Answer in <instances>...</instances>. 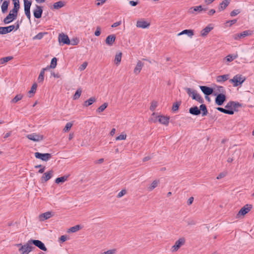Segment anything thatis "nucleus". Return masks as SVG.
I'll use <instances>...</instances> for the list:
<instances>
[{
  "mask_svg": "<svg viewBox=\"0 0 254 254\" xmlns=\"http://www.w3.org/2000/svg\"><path fill=\"white\" fill-rule=\"evenodd\" d=\"M185 90L186 91L189 96L191 97L192 99L197 101L199 103H203L204 100L203 98L198 93H197L195 90H192L188 87H186Z\"/></svg>",
  "mask_w": 254,
  "mask_h": 254,
  "instance_id": "1",
  "label": "nucleus"
},
{
  "mask_svg": "<svg viewBox=\"0 0 254 254\" xmlns=\"http://www.w3.org/2000/svg\"><path fill=\"white\" fill-rule=\"evenodd\" d=\"M253 208V205L250 204L245 205L238 212L236 216L237 219H242L245 215L250 212Z\"/></svg>",
  "mask_w": 254,
  "mask_h": 254,
  "instance_id": "2",
  "label": "nucleus"
},
{
  "mask_svg": "<svg viewBox=\"0 0 254 254\" xmlns=\"http://www.w3.org/2000/svg\"><path fill=\"white\" fill-rule=\"evenodd\" d=\"M35 247L32 246L30 240H29L23 246H21V248H19L18 251L21 254H28Z\"/></svg>",
  "mask_w": 254,
  "mask_h": 254,
  "instance_id": "3",
  "label": "nucleus"
},
{
  "mask_svg": "<svg viewBox=\"0 0 254 254\" xmlns=\"http://www.w3.org/2000/svg\"><path fill=\"white\" fill-rule=\"evenodd\" d=\"M245 80L246 78L241 75L237 74L232 79H230L229 82L233 83L234 87H237L242 84Z\"/></svg>",
  "mask_w": 254,
  "mask_h": 254,
  "instance_id": "4",
  "label": "nucleus"
},
{
  "mask_svg": "<svg viewBox=\"0 0 254 254\" xmlns=\"http://www.w3.org/2000/svg\"><path fill=\"white\" fill-rule=\"evenodd\" d=\"M24 0V11L26 16L28 18L29 20H30L31 15H30V6L31 5V1H28V0Z\"/></svg>",
  "mask_w": 254,
  "mask_h": 254,
  "instance_id": "5",
  "label": "nucleus"
},
{
  "mask_svg": "<svg viewBox=\"0 0 254 254\" xmlns=\"http://www.w3.org/2000/svg\"><path fill=\"white\" fill-rule=\"evenodd\" d=\"M35 156L36 158L47 161L51 158L52 155L50 153H41L37 152L35 153Z\"/></svg>",
  "mask_w": 254,
  "mask_h": 254,
  "instance_id": "6",
  "label": "nucleus"
},
{
  "mask_svg": "<svg viewBox=\"0 0 254 254\" xmlns=\"http://www.w3.org/2000/svg\"><path fill=\"white\" fill-rule=\"evenodd\" d=\"M30 242L31 243V245H34L35 246L37 247L40 250L43 251H46L47 250L46 247H45L44 244L40 240H30Z\"/></svg>",
  "mask_w": 254,
  "mask_h": 254,
  "instance_id": "7",
  "label": "nucleus"
},
{
  "mask_svg": "<svg viewBox=\"0 0 254 254\" xmlns=\"http://www.w3.org/2000/svg\"><path fill=\"white\" fill-rule=\"evenodd\" d=\"M185 243V239L184 238H181L177 240L175 245L172 248V251L173 252H176L178 249Z\"/></svg>",
  "mask_w": 254,
  "mask_h": 254,
  "instance_id": "8",
  "label": "nucleus"
},
{
  "mask_svg": "<svg viewBox=\"0 0 254 254\" xmlns=\"http://www.w3.org/2000/svg\"><path fill=\"white\" fill-rule=\"evenodd\" d=\"M26 137L29 139L34 141H39L43 140L44 138L43 135L36 133L28 134Z\"/></svg>",
  "mask_w": 254,
  "mask_h": 254,
  "instance_id": "9",
  "label": "nucleus"
},
{
  "mask_svg": "<svg viewBox=\"0 0 254 254\" xmlns=\"http://www.w3.org/2000/svg\"><path fill=\"white\" fill-rule=\"evenodd\" d=\"M58 40L59 43L63 44L70 45V40L67 35L64 33H61L59 35Z\"/></svg>",
  "mask_w": 254,
  "mask_h": 254,
  "instance_id": "10",
  "label": "nucleus"
},
{
  "mask_svg": "<svg viewBox=\"0 0 254 254\" xmlns=\"http://www.w3.org/2000/svg\"><path fill=\"white\" fill-rule=\"evenodd\" d=\"M226 100V95L224 94H218L215 98V103L218 106H221Z\"/></svg>",
  "mask_w": 254,
  "mask_h": 254,
  "instance_id": "11",
  "label": "nucleus"
},
{
  "mask_svg": "<svg viewBox=\"0 0 254 254\" xmlns=\"http://www.w3.org/2000/svg\"><path fill=\"white\" fill-rule=\"evenodd\" d=\"M53 171L50 170L44 173L43 176L41 177V180L42 183H45L50 180L53 176Z\"/></svg>",
  "mask_w": 254,
  "mask_h": 254,
  "instance_id": "12",
  "label": "nucleus"
},
{
  "mask_svg": "<svg viewBox=\"0 0 254 254\" xmlns=\"http://www.w3.org/2000/svg\"><path fill=\"white\" fill-rule=\"evenodd\" d=\"M14 25H10L7 27H0V34H5L11 32L14 29Z\"/></svg>",
  "mask_w": 254,
  "mask_h": 254,
  "instance_id": "13",
  "label": "nucleus"
},
{
  "mask_svg": "<svg viewBox=\"0 0 254 254\" xmlns=\"http://www.w3.org/2000/svg\"><path fill=\"white\" fill-rule=\"evenodd\" d=\"M203 10H206V8H203L201 5H199L190 8L188 10V13L190 14H194L195 12H200Z\"/></svg>",
  "mask_w": 254,
  "mask_h": 254,
  "instance_id": "14",
  "label": "nucleus"
},
{
  "mask_svg": "<svg viewBox=\"0 0 254 254\" xmlns=\"http://www.w3.org/2000/svg\"><path fill=\"white\" fill-rule=\"evenodd\" d=\"M200 89L205 95H210L213 93V88L206 86H200Z\"/></svg>",
  "mask_w": 254,
  "mask_h": 254,
  "instance_id": "15",
  "label": "nucleus"
},
{
  "mask_svg": "<svg viewBox=\"0 0 254 254\" xmlns=\"http://www.w3.org/2000/svg\"><path fill=\"white\" fill-rule=\"evenodd\" d=\"M43 9L42 7L36 5V9L34 10L33 14L36 18H40L42 16Z\"/></svg>",
  "mask_w": 254,
  "mask_h": 254,
  "instance_id": "16",
  "label": "nucleus"
},
{
  "mask_svg": "<svg viewBox=\"0 0 254 254\" xmlns=\"http://www.w3.org/2000/svg\"><path fill=\"white\" fill-rule=\"evenodd\" d=\"M150 26V23L144 20H138L136 22V26L138 28L145 29Z\"/></svg>",
  "mask_w": 254,
  "mask_h": 254,
  "instance_id": "17",
  "label": "nucleus"
},
{
  "mask_svg": "<svg viewBox=\"0 0 254 254\" xmlns=\"http://www.w3.org/2000/svg\"><path fill=\"white\" fill-rule=\"evenodd\" d=\"M115 40L116 36L115 35H110L108 36H107L106 39V43L109 46H112L115 42Z\"/></svg>",
  "mask_w": 254,
  "mask_h": 254,
  "instance_id": "18",
  "label": "nucleus"
},
{
  "mask_svg": "<svg viewBox=\"0 0 254 254\" xmlns=\"http://www.w3.org/2000/svg\"><path fill=\"white\" fill-rule=\"evenodd\" d=\"M143 65H144V64L143 63H142L140 61H138L136 64V65L134 69V70H133L134 73L136 74H138L140 72Z\"/></svg>",
  "mask_w": 254,
  "mask_h": 254,
  "instance_id": "19",
  "label": "nucleus"
},
{
  "mask_svg": "<svg viewBox=\"0 0 254 254\" xmlns=\"http://www.w3.org/2000/svg\"><path fill=\"white\" fill-rule=\"evenodd\" d=\"M16 18L17 17L13 15V14H11V13H9L6 17L4 18L3 22L5 24H8L12 22L13 20H15Z\"/></svg>",
  "mask_w": 254,
  "mask_h": 254,
  "instance_id": "20",
  "label": "nucleus"
},
{
  "mask_svg": "<svg viewBox=\"0 0 254 254\" xmlns=\"http://www.w3.org/2000/svg\"><path fill=\"white\" fill-rule=\"evenodd\" d=\"M251 33H250V31L249 30H246L245 31H243V32L237 34V35H235V39L236 40H239L242 38H244L249 35H250Z\"/></svg>",
  "mask_w": 254,
  "mask_h": 254,
  "instance_id": "21",
  "label": "nucleus"
},
{
  "mask_svg": "<svg viewBox=\"0 0 254 254\" xmlns=\"http://www.w3.org/2000/svg\"><path fill=\"white\" fill-rule=\"evenodd\" d=\"M189 113L191 115L198 116L201 113V112L197 106H194L190 108Z\"/></svg>",
  "mask_w": 254,
  "mask_h": 254,
  "instance_id": "22",
  "label": "nucleus"
},
{
  "mask_svg": "<svg viewBox=\"0 0 254 254\" xmlns=\"http://www.w3.org/2000/svg\"><path fill=\"white\" fill-rule=\"evenodd\" d=\"M52 216L51 212H47L44 213H42L39 215V218L40 221H43L45 220H47Z\"/></svg>",
  "mask_w": 254,
  "mask_h": 254,
  "instance_id": "23",
  "label": "nucleus"
},
{
  "mask_svg": "<svg viewBox=\"0 0 254 254\" xmlns=\"http://www.w3.org/2000/svg\"><path fill=\"white\" fill-rule=\"evenodd\" d=\"M183 34H186L189 37H192L194 35V32L191 29H186L179 33L178 36H181Z\"/></svg>",
  "mask_w": 254,
  "mask_h": 254,
  "instance_id": "24",
  "label": "nucleus"
},
{
  "mask_svg": "<svg viewBox=\"0 0 254 254\" xmlns=\"http://www.w3.org/2000/svg\"><path fill=\"white\" fill-rule=\"evenodd\" d=\"M229 78V74L218 75L216 77V81L218 82H222L227 81Z\"/></svg>",
  "mask_w": 254,
  "mask_h": 254,
  "instance_id": "25",
  "label": "nucleus"
},
{
  "mask_svg": "<svg viewBox=\"0 0 254 254\" xmlns=\"http://www.w3.org/2000/svg\"><path fill=\"white\" fill-rule=\"evenodd\" d=\"M212 29L213 27H210L209 25L206 26L201 31V36L202 37L206 36Z\"/></svg>",
  "mask_w": 254,
  "mask_h": 254,
  "instance_id": "26",
  "label": "nucleus"
},
{
  "mask_svg": "<svg viewBox=\"0 0 254 254\" xmlns=\"http://www.w3.org/2000/svg\"><path fill=\"white\" fill-rule=\"evenodd\" d=\"M158 121L162 124L168 125L169 124V118L165 116H159Z\"/></svg>",
  "mask_w": 254,
  "mask_h": 254,
  "instance_id": "27",
  "label": "nucleus"
},
{
  "mask_svg": "<svg viewBox=\"0 0 254 254\" xmlns=\"http://www.w3.org/2000/svg\"><path fill=\"white\" fill-rule=\"evenodd\" d=\"M229 0H223L222 2L220 4V5L219 6V10L221 11L224 10L229 5Z\"/></svg>",
  "mask_w": 254,
  "mask_h": 254,
  "instance_id": "28",
  "label": "nucleus"
},
{
  "mask_svg": "<svg viewBox=\"0 0 254 254\" xmlns=\"http://www.w3.org/2000/svg\"><path fill=\"white\" fill-rule=\"evenodd\" d=\"M238 57V55H228L223 59V61L230 63L232 62L234 60L236 59Z\"/></svg>",
  "mask_w": 254,
  "mask_h": 254,
  "instance_id": "29",
  "label": "nucleus"
},
{
  "mask_svg": "<svg viewBox=\"0 0 254 254\" xmlns=\"http://www.w3.org/2000/svg\"><path fill=\"white\" fill-rule=\"evenodd\" d=\"M216 109L222 113L231 115H233L234 113V111L232 110H227L222 107H217L216 108Z\"/></svg>",
  "mask_w": 254,
  "mask_h": 254,
  "instance_id": "30",
  "label": "nucleus"
},
{
  "mask_svg": "<svg viewBox=\"0 0 254 254\" xmlns=\"http://www.w3.org/2000/svg\"><path fill=\"white\" fill-rule=\"evenodd\" d=\"M9 4V1L7 0H4L1 6V11L3 13H5L7 11L8 6Z\"/></svg>",
  "mask_w": 254,
  "mask_h": 254,
  "instance_id": "31",
  "label": "nucleus"
},
{
  "mask_svg": "<svg viewBox=\"0 0 254 254\" xmlns=\"http://www.w3.org/2000/svg\"><path fill=\"white\" fill-rule=\"evenodd\" d=\"M48 69H49V66H47V67L44 68L41 70V71L40 73V74L39 75V77H38L39 82H43V81L44 80L45 71L46 70H48Z\"/></svg>",
  "mask_w": 254,
  "mask_h": 254,
  "instance_id": "32",
  "label": "nucleus"
},
{
  "mask_svg": "<svg viewBox=\"0 0 254 254\" xmlns=\"http://www.w3.org/2000/svg\"><path fill=\"white\" fill-rule=\"evenodd\" d=\"M199 110L200 111H202V116H206L208 114V111L206 108V106L205 105L203 104V103L200 105L199 106Z\"/></svg>",
  "mask_w": 254,
  "mask_h": 254,
  "instance_id": "33",
  "label": "nucleus"
},
{
  "mask_svg": "<svg viewBox=\"0 0 254 254\" xmlns=\"http://www.w3.org/2000/svg\"><path fill=\"white\" fill-rule=\"evenodd\" d=\"M95 101L96 98L95 97H91L89 99L84 102L83 105L84 106L88 107L92 105Z\"/></svg>",
  "mask_w": 254,
  "mask_h": 254,
  "instance_id": "34",
  "label": "nucleus"
},
{
  "mask_svg": "<svg viewBox=\"0 0 254 254\" xmlns=\"http://www.w3.org/2000/svg\"><path fill=\"white\" fill-rule=\"evenodd\" d=\"M68 178V176H64L58 178L55 180V183L56 184H60L61 183H64L67 180Z\"/></svg>",
  "mask_w": 254,
  "mask_h": 254,
  "instance_id": "35",
  "label": "nucleus"
},
{
  "mask_svg": "<svg viewBox=\"0 0 254 254\" xmlns=\"http://www.w3.org/2000/svg\"><path fill=\"white\" fill-rule=\"evenodd\" d=\"M64 5V2L63 1H59L55 2L53 4V7L54 9H58L63 7Z\"/></svg>",
  "mask_w": 254,
  "mask_h": 254,
  "instance_id": "36",
  "label": "nucleus"
},
{
  "mask_svg": "<svg viewBox=\"0 0 254 254\" xmlns=\"http://www.w3.org/2000/svg\"><path fill=\"white\" fill-rule=\"evenodd\" d=\"M159 183V180H154L153 181L150 186L148 187V189L149 191H151L157 187Z\"/></svg>",
  "mask_w": 254,
  "mask_h": 254,
  "instance_id": "37",
  "label": "nucleus"
},
{
  "mask_svg": "<svg viewBox=\"0 0 254 254\" xmlns=\"http://www.w3.org/2000/svg\"><path fill=\"white\" fill-rule=\"evenodd\" d=\"M81 228V227H80V225H75L73 227L70 228L68 229L67 232L74 233V232H76L78 231V230H79Z\"/></svg>",
  "mask_w": 254,
  "mask_h": 254,
  "instance_id": "38",
  "label": "nucleus"
},
{
  "mask_svg": "<svg viewBox=\"0 0 254 254\" xmlns=\"http://www.w3.org/2000/svg\"><path fill=\"white\" fill-rule=\"evenodd\" d=\"M13 59V57L11 56L5 57L0 59V64H4L9 61Z\"/></svg>",
  "mask_w": 254,
  "mask_h": 254,
  "instance_id": "39",
  "label": "nucleus"
},
{
  "mask_svg": "<svg viewBox=\"0 0 254 254\" xmlns=\"http://www.w3.org/2000/svg\"><path fill=\"white\" fill-rule=\"evenodd\" d=\"M122 53H119L118 54H117L115 56V63L116 64H120L121 61L122 59Z\"/></svg>",
  "mask_w": 254,
  "mask_h": 254,
  "instance_id": "40",
  "label": "nucleus"
},
{
  "mask_svg": "<svg viewBox=\"0 0 254 254\" xmlns=\"http://www.w3.org/2000/svg\"><path fill=\"white\" fill-rule=\"evenodd\" d=\"M108 105V104L107 103H104L97 109V112L98 113L103 112L105 110V109L107 107Z\"/></svg>",
  "mask_w": 254,
  "mask_h": 254,
  "instance_id": "41",
  "label": "nucleus"
},
{
  "mask_svg": "<svg viewBox=\"0 0 254 254\" xmlns=\"http://www.w3.org/2000/svg\"><path fill=\"white\" fill-rule=\"evenodd\" d=\"M181 102H176L173 105L172 110L173 112H176L178 110L179 106H180Z\"/></svg>",
  "mask_w": 254,
  "mask_h": 254,
  "instance_id": "42",
  "label": "nucleus"
},
{
  "mask_svg": "<svg viewBox=\"0 0 254 254\" xmlns=\"http://www.w3.org/2000/svg\"><path fill=\"white\" fill-rule=\"evenodd\" d=\"M23 97V95L19 94L15 96V97L11 100V102L15 103L22 99Z\"/></svg>",
  "mask_w": 254,
  "mask_h": 254,
  "instance_id": "43",
  "label": "nucleus"
},
{
  "mask_svg": "<svg viewBox=\"0 0 254 254\" xmlns=\"http://www.w3.org/2000/svg\"><path fill=\"white\" fill-rule=\"evenodd\" d=\"M57 58L55 57L53 58L52 59V61L51 62V64H50V66H49V68H55L57 65Z\"/></svg>",
  "mask_w": 254,
  "mask_h": 254,
  "instance_id": "44",
  "label": "nucleus"
},
{
  "mask_svg": "<svg viewBox=\"0 0 254 254\" xmlns=\"http://www.w3.org/2000/svg\"><path fill=\"white\" fill-rule=\"evenodd\" d=\"M47 33H46V32H40L38 34H37L36 36H35L33 38V40H36V39H38V40H40L41 39L44 35L46 34Z\"/></svg>",
  "mask_w": 254,
  "mask_h": 254,
  "instance_id": "45",
  "label": "nucleus"
},
{
  "mask_svg": "<svg viewBox=\"0 0 254 254\" xmlns=\"http://www.w3.org/2000/svg\"><path fill=\"white\" fill-rule=\"evenodd\" d=\"M81 89H78L74 95L73 99L75 100L78 99L81 95Z\"/></svg>",
  "mask_w": 254,
  "mask_h": 254,
  "instance_id": "46",
  "label": "nucleus"
},
{
  "mask_svg": "<svg viewBox=\"0 0 254 254\" xmlns=\"http://www.w3.org/2000/svg\"><path fill=\"white\" fill-rule=\"evenodd\" d=\"M37 87V85L36 83H34L31 88V89L30 91H29L28 92V93L29 94H34L36 92V88Z\"/></svg>",
  "mask_w": 254,
  "mask_h": 254,
  "instance_id": "47",
  "label": "nucleus"
},
{
  "mask_svg": "<svg viewBox=\"0 0 254 254\" xmlns=\"http://www.w3.org/2000/svg\"><path fill=\"white\" fill-rule=\"evenodd\" d=\"M233 111L234 110L235 111H237V109L239 107H241L242 104L239 103V102H236L234 101H233Z\"/></svg>",
  "mask_w": 254,
  "mask_h": 254,
  "instance_id": "48",
  "label": "nucleus"
},
{
  "mask_svg": "<svg viewBox=\"0 0 254 254\" xmlns=\"http://www.w3.org/2000/svg\"><path fill=\"white\" fill-rule=\"evenodd\" d=\"M79 42V39L77 38H73L71 40H70V44L73 46L77 45Z\"/></svg>",
  "mask_w": 254,
  "mask_h": 254,
  "instance_id": "49",
  "label": "nucleus"
},
{
  "mask_svg": "<svg viewBox=\"0 0 254 254\" xmlns=\"http://www.w3.org/2000/svg\"><path fill=\"white\" fill-rule=\"evenodd\" d=\"M72 124L71 123H69H69H67L66 124V125H65V126L64 128V129H63V130H64V132L68 131L70 130V129L71 128V127H72Z\"/></svg>",
  "mask_w": 254,
  "mask_h": 254,
  "instance_id": "50",
  "label": "nucleus"
},
{
  "mask_svg": "<svg viewBox=\"0 0 254 254\" xmlns=\"http://www.w3.org/2000/svg\"><path fill=\"white\" fill-rule=\"evenodd\" d=\"M157 106V103L156 101H153L151 103V106L150 107V110L152 111L155 110V108Z\"/></svg>",
  "mask_w": 254,
  "mask_h": 254,
  "instance_id": "51",
  "label": "nucleus"
},
{
  "mask_svg": "<svg viewBox=\"0 0 254 254\" xmlns=\"http://www.w3.org/2000/svg\"><path fill=\"white\" fill-rule=\"evenodd\" d=\"M233 101L229 102L227 104V105L225 106V108L226 109H228L227 110H233Z\"/></svg>",
  "mask_w": 254,
  "mask_h": 254,
  "instance_id": "52",
  "label": "nucleus"
},
{
  "mask_svg": "<svg viewBox=\"0 0 254 254\" xmlns=\"http://www.w3.org/2000/svg\"><path fill=\"white\" fill-rule=\"evenodd\" d=\"M14 4V8L19 10L20 8L19 0H12Z\"/></svg>",
  "mask_w": 254,
  "mask_h": 254,
  "instance_id": "53",
  "label": "nucleus"
},
{
  "mask_svg": "<svg viewBox=\"0 0 254 254\" xmlns=\"http://www.w3.org/2000/svg\"><path fill=\"white\" fill-rule=\"evenodd\" d=\"M19 10H18L17 9H16L15 8H13L12 9V10H11L10 11H9V13H11V14H13V15L15 16V17H17V14H18V11Z\"/></svg>",
  "mask_w": 254,
  "mask_h": 254,
  "instance_id": "54",
  "label": "nucleus"
},
{
  "mask_svg": "<svg viewBox=\"0 0 254 254\" xmlns=\"http://www.w3.org/2000/svg\"><path fill=\"white\" fill-rule=\"evenodd\" d=\"M240 13V11L239 9H235L231 12L230 16H235L236 15H238Z\"/></svg>",
  "mask_w": 254,
  "mask_h": 254,
  "instance_id": "55",
  "label": "nucleus"
},
{
  "mask_svg": "<svg viewBox=\"0 0 254 254\" xmlns=\"http://www.w3.org/2000/svg\"><path fill=\"white\" fill-rule=\"evenodd\" d=\"M127 193V190H122L117 195L118 198H120Z\"/></svg>",
  "mask_w": 254,
  "mask_h": 254,
  "instance_id": "56",
  "label": "nucleus"
},
{
  "mask_svg": "<svg viewBox=\"0 0 254 254\" xmlns=\"http://www.w3.org/2000/svg\"><path fill=\"white\" fill-rule=\"evenodd\" d=\"M116 252H117L116 249H114L108 250V251L104 252V254H115Z\"/></svg>",
  "mask_w": 254,
  "mask_h": 254,
  "instance_id": "57",
  "label": "nucleus"
},
{
  "mask_svg": "<svg viewBox=\"0 0 254 254\" xmlns=\"http://www.w3.org/2000/svg\"><path fill=\"white\" fill-rule=\"evenodd\" d=\"M87 66V62H84L79 67V69L80 70L82 71L83 70L86 68V67Z\"/></svg>",
  "mask_w": 254,
  "mask_h": 254,
  "instance_id": "58",
  "label": "nucleus"
},
{
  "mask_svg": "<svg viewBox=\"0 0 254 254\" xmlns=\"http://www.w3.org/2000/svg\"><path fill=\"white\" fill-rule=\"evenodd\" d=\"M126 134H120V135L116 137V140H125L126 139Z\"/></svg>",
  "mask_w": 254,
  "mask_h": 254,
  "instance_id": "59",
  "label": "nucleus"
},
{
  "mask_svg": "<svg viewBox=\"0 0 254 254\" xmlns=\"http://www.w3.org/2000/svg\"><path fill=\"white\" fill-rule=\"evenodd\" d=\"M217 90L220 94H224L225 92L224 88L223 86H219L217 87Z\"/></svg>",
  "mask_w": 254,
  "mask_h": 254,
  "instance_id": "60",
  "label": "nucleus"
},
{
  "mask_svg": "<svg viewBox=\"0 0 254 254\" xmlns=\"http://www.w3.org/2000/svg\"><path fill=\"white\" fill-rule=\"evenodd\" d=\"M94 34L96 36H99L101 34V28L99 26L97 27Z\"/></svg>",
  "mask_w": 254,
  "mask_h": 254,
  "instance_id": "61",
  "label": "nucleus"
},
{
  "mask_svg": "<svg viewBox=\"0 0 254 254\" xmlns=\"http://www.w3.org/2000/svg\"><path fill=\"white\" fill-rule=\"evenodd\" d=\"M187 223L189 225H194L196 224V221L193 219H189L188 220Z\"/></svg>",
  "mask_w": 254,
  "mask_h": 254,
  "instance_id": "62",
  "label": "nucleus"
},
{
  "mask_svg": "<svg viewBox=\"0 0 254 254\" xmlns=\"http://www.w3.org/2000/svg\"><path fill=\"white\" fill-rule=\"evenodd\" d=\"M193 200H194V198H193V197L192 196L190 197L188 199V201H187V204H188V205H190V204H192V202H193Z\"/></svg>",
  "mask_w": 254,
  "mask_h": 254,
  "instance_id": "63",
  "label": "nucleus"
},
{
  "mask_svg": "<svg viewBox=\"0 0 254 254\" xmlns=\"http://www.w3.org/2000/svg\"><path fill=\"white\" fill-rule=\"evenodd\" d=\"M67 239V237L65 235H62L61 236L60 240L62 242H65Z\"/></svg>",
  "mask_w": 254,
  "mask_h": 254,
  "instance_id": "64",
  "label": "nucleus"
}]
</instances>
